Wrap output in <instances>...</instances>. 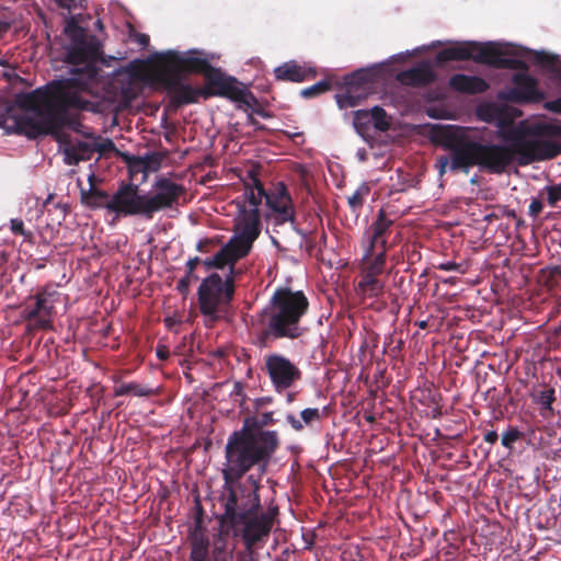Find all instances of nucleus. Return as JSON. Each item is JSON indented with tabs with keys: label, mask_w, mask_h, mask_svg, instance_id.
Wrapping results in <instances>:
<instances>
[{
	"label": "nucleus",
	"mask_w": 561,
	"mask_h": 561,
	"mask_svg": "<svg viewBox=\"0 0 561 561\" xmlns=\"http://www.w3.org/2000/svg\"><path fill=\"white\" fill-rule=\"evenodd\" d=\"M64 33L69 39L66 62L73 66L69 77L16 93L13 103L0 100V127L7 134L35 139L65 127L77 130L80 122L70 112H98V104L89 98L94 95L102 71L96 65L102 60V44L75 19L66 23Z\"/></svg>",
	"instance_id": "obj_1"
},
{
	"label": "nucleus",
	"mask_w": 561,
	"mask_h": 561,
	"mask_svg": "<svg viewBox=\"0 0 561 561\" xmlns=\"http://www.w3.org/2000/svg\"><path fill=\"white\" fill-rule=\"evenodd\" d=\"M508 145L484 142L482 135L458 125H433L431 140L449 151L436 159V169L443 176L447 170L466 174L473 167L490 174H502L517 161L528 165L561 154V123L536 122L527 127H511L502 135Z\"/></svg>",
	"instance_id": "obj_2"
},
{
	"label": "nucleus",
	"mask_w": 561,
	"mask_h": 561,
	"mask_svg": "<svg viewBox=\"0 0 561 561\" xmlns=\"http://www.w3.org/2000/svg\"><path fill=\"white\" fill-rule=\"evenodd\" d=\"M260 489V478L254 474L248 476L244 481L224 480L219 496L224 512L216 516L219 529L213 550L215 559L230 552L227 551V538L231 536L240 537L244 545V550L237 553V561L244 553L250 554L251 561H257L255 548L268 538L278 514L277 506L261 512Z\"/></svg>",
	"instance_id": "obj_3"
},
{
	"label": "nucleus",
	"mask_w": 561,
	"mask_h": 561,
	"mask_svg": "<svg viewBox=\"0 0 561 561\" xmlns=\"http://www.w3.org/2000/svg\"><path fill=\"white\" fill-rule=\"evenodd\" d=\"M273 412L260 416L247 417L243 426L232 432L225 446V463L221 469L222 480L241 481L251 469L257 467L264 473L266 467L279 447L276 431L264 427L274 425Z\"/></svg>",
	"instance_id": "obj_4"
},
{
	"label": "nucleus",
	"mask_w": 561,
	"mask_h": 561,
	"mask_svg": "<svg viewBox=\"0 0 561 561\" xmlns=\"http://www.w3.org/2000/svg\"><path fill=\"white\" fill-rule=\"evenodd\" d=\"M308 308V298L301 290L294 291L288 287H278L268 305L262 310L261 339L264 341L299 339L305 332L300 322Z\"/></svg>",
	"instance_id": "obj_5"
},
{
	"label": "nucleus",
	"mask_w": 561,
	"mask_h": 561,
	"mask_svg": "<svg viewBox=\"0 0 561 561\" xmlns=\"http://www.w3.org/2000/svg\"><path fill=\"white\" fill-rule=\"evenodd\" d=\"M393 220L380 209L375 221L363 236L364 254L360 263V279L357 291L360 295L376 297L383 290V284L378 278L386 267L388 238Z\"/></svg>",
	"instance_id": "obj_6"
},
{
	"label": "nucleus",
	"mask_w": 561,
	"mask_h": 561,
	"mask_svg": "<svg viewBox=\"0 0 561 561\" xmlns=\"http://www.w3.org/2000/svg\"><path fill=\"white\" fill-rule=\"evenodd\" d=\"M508 55L507 50L492 42L485 44L465 42L439 50L436 55V60L438 64H444L451 60L472 59L478 64L488 65L496 69L524 70L527 68L525 61Z\"/></svg>",
	"instance_id": "obj_7"
},
{
	"label": "nucleus",
	"mask_w": 561,
	"mask_h": 561,
	"mask_svg": "<svg viewBox=\"0 0 561 561\" xmlns=\"http://www.w3.org/2000/svg\"><path fill=\"white\" fill-rule=\"evenodd\" d=\"M234 276L224 279L218 273L204 278L197 290L198 308L209 321L216 322L229 311L234 296Z\"/></svg>",
	"instance_id": "obj_8"
},
{
	"label": "nucleus",
	"mask_w": 561,
	"mask_h": 561,
	"mask_svg": "<svg viewBox=\"0 0 561 561\" xmlns=\"http://www.w3.org/2000/svg\"><path fill=\"white\" fill-rule=\"evenodd\" d=\"M152 194L141 193L139 185L131 183L133 216L151 220L156 213L172 208L185 194V187L161 176L152 185Z\"/></svg>",
	"instance_id": "obj_9"
},
{
	"label": "nucleus",
	"mask_w": 561,
	"mask_h": 561,
	"mask_svg": "<svg viewBox=\"0 0 561 561\" xmlns=\"http://www.w3.org/2000/svg\"><path fill=\"white\" fill-rule=\"evenodd\" d=\"M59 293L49 286L30 296L21 306V317L28 330H49L53 328L56 304Z\"/></svg>",
	"instance_id": "obj_10"
},
{
	"label": "nucleus",
	"mask_w": 561,
	"mask_h": 561,
	"mask_svg": "<svg viewBox=\"0 0 561 561\" xmlns=\"http://www.w3.org/2000/svg\"><path fill=\"white\" fill-rule=\"evenodd\" d=\"M81 203L91 209L105 208L116 217H130L133 216L131 183L123 182L112 196L91 184L89 190L81 191Z\"/></svg>",
	"instance_id": "obj_11"
},
{
	"label": "nucleus",
	"mask_w": 561,
	"mask_h": 561,
	"mask_svg": "<svg viewBox=\"0 0 561 561\" xmlns=\"http://www.w3.org/2000/svg\"><path fill=\"white\" fill-rule=\"evenodd\" d=\"M199 50H190L187 53H179L169 50L156 56L153 68L169 73L182 77L183 73H197L207 78V75L215 68L210 62L202 57Z\"/></svg>",
	"instance_id": "obj_12"
},
{
	"label": "nucleus",
	"mask_w": 561,
	"mask_h": 561,
	"mask_svg": "<svg viewBox=\"0 0 561 561\" xmlns=\"http://www.w3.org/2000/svg\"><path fill=\"white\" fill-rule=\"evenodd\" d=\"M205 99L210 96L227 98L233 102H240L248 106L256 103L254 94L249 91L234 77L227 76L219 68H214L205 79Z\"/></svg>",
	"instance_id": "obj_13"
},
{
	"label": "nucleus",
	"mask_w": 561,
	"mask_h": 561,
	"mask_svg": "<svg viewBox=\"0 0 561 561\" xmlns=\"http://www.w3.org/2000/svg\"><path fill=\"white\" fill-rule=\"evenodd\" d=\"M264 371L267 374L274 390L282 393L302 379V371L285 355L273 353L264 357Z\"/></svg>",
	"instance_id": "obj_14"
},
{
	"label": "nucleus",
	"mask_w": 561,
	"mask_h": 561,
	"mask_svg": "<svg viewBox=\"0 0 561 561\" xmlns=\"http://www.w3.org/2000/svg\"><path fill=\"white\" fill-rule=\"evenodd\" d=\"M152 79L160 83L170 94L171 104L181 107L186 104H193L199 96L205 99L204 88H194L182 81V77L169 73L162 70L152 69Z\"/></svg>",
	"instance_id": "obj_15"
},
{
	"label": "nucleus",
	"mask_w": 561,
	"mask_h": 561,
	"mask_svg": "<svg viewBox=\"0 0 561 561\" xmlns=\"http://www.w3.org/2000/svg\"><path fill=\"white\" fill-rule=\"evenodd\" d=\"M374 75L359 69L344 77V91L336 95L340 107L357 106L373 90Z\"/></svg>",
	"instance_id": "obj_16"
},
{
	"label": "nucleus",
	"mask_w": 561,
	"mask_h": 561,
	"mask_svg": "<svg viewBox=\"0 0 561 561\" xmlns=\"http://www.w3.org/2000/svg\"><path fill=\"white\" fill-rule=\"evenodd\" d=\"M265 201L268 208L274 213L276 224L295 220L293 199L284 183H278L274 192L267 193Z\"/></svg>",
	"instance_id": "obj_17"
},
{
	"label": "nucleus",
	"mask_w": 561,
	"mask_h": 561,
	"mask_svg": "<svg viewBox=\"0 0 561 561\" xmlns=\"http://www.w3.org/2000/svg\"><path fill=\"white\" fill-rule=\"evenodd\" d=\"M514 87L507 98L515 103L540 102L543 93L538 89L537 80L527 73H516L513 77Z\"/></svg>",
	"instance_id": "obj_18"
},
{
	"label": "nucleus",
	"mask_w": 561,
	"mask_h": 561,
	"mask_svg": "<svg viewBox=\"0 0 561 561\" xmlns=\"http://www.w3.org/2000/svg\"><path fill=\"white\" fill-rule=\"evenodd\" d=\"M277 81L304 82L316 78L317 71L313 67L301 65L296 60H289L274 69Z\"/></svg>",
	"instance_id": "obj_19"
},
{
	"label": "nucleus",
	"mask_w": 561,
	"mask_h": 561,
	"mask_svg": "<svg viewBox=\"0 0 561 561\" xmlns=\"http://www.w3.org/2000/svg\"><path fill=\"white\" fill-rule=\"evenodd\" d=\"M237 234L255 241L261 233V216L259 209L240 208V220L236 226Z\"/></svg>",
	"instance_id": "obj_20"
},
{
	"label": "nucleus",
	"mask_w": 561,
	"mask_h": 561,
	"mask_svg": "<svg viewBox=\"0 0 561 561\" xmlns=\"http://www.w3.org/2000/svg\"><path fill=\"white\" fill-rule=\"evenodd\" d=\"M398 80L410 87H424L436 79V75L428 64H421L398 75Z\"/></svg>",
	"instance_id": "obj_21"
},
{
	"label": "nucleus",
	"mask_w": 561,
	"mask_h": 561,
	"mask_svg": "<svg viewBox=\"0 0 561 561\" xmlns=\"http://www.w3.org/2000/svg\"><path fill=\"white\" fill-rule=\"evenodd\" d=\"M449 87L460 93L478 94L489 89L486 81L477 76L456 73L449 79Z\"/></svg>",
	"instance_id": "obj_22"
},
{
	"label": "nucleus",
	"mask_w": 561,
	"mask_h": 561,
	"mask_svg": "<svg viewBox=\"0 0 561 561\" xmlns=\"http://www.w3.org/2000/svg\"><path fill=\"white\" fill-rule=\"evenodd\" d=\"M327 416L328 408L322 410L317 408H307L300 412L301 420H298L293 414H288L286 420L295 431L300 432L305 428V426H311L313 423L320 422Z\"/></svg>",
	"instance_id": "obj_23"
},
{
	"label": "nucleus",
	"mask_w": 561,
	"mask_h": 561,
	"mask_svg": "<svg viewBox=\"0 0 561 561\" xmlns=\"http://www.w3.org/2000/svg\"><path fill=\"white\" fill-rule=\"evenodd\" d=\"M371 119L374 127L380 131H387L390 128V123L387 118L386 111L380 106H374L370 111H357L355 113V125L362 123V121Z\"/></svg>",
	"instance_id": "obj_24"
},
{
	"label": "nucleus",
	"mask_w": 561,
	"mask_h": 561,
	"mask_svg": "<svg viewBox=\"0 0 561 561\" xmlns=\"http://www.w3.org/2000/svg\"><path fill=\"white\" fill-rule=\"evenodd\" d=\"M537 283L549 293L557 295L561 290V267L541 268L537 274Z\"/></svg>",
	"instance_id": "obj_25"
},
{
	"label": "nucleus",
	"mask_w": 561,
	"mask_h": 561,
	"mask_svg": "<svg viewBox=\"0 0 561 561\" xmlns=\"http://www.w3.org/2000/svg\"><path fill=\"white\" fill-rule=\"evenodd\" d=\"M94 152V141H78L71 145L70 147L66 148V162L68 164H78L80 161L90 160Z\"/></svg>",
	"instance_id": "obj_26"
},
{
	"label": "nucleus",
	"mask_w": 561,
	"mask_h": 561,
	"mask_svg": "<svg viewBox=\"0 0 561 561\" xmlns=\"http://www.w3.org/2000/svg\"><path fill=\"white\" fill-rule=\"evenodd\" d=\"M535 62L547 69L551 73L552 78L561 85V60L558 56L546 51H537L535 54Z\"/></svg>",
	"instance_id": "obj_27"
},
{
	"label": "nucleus",
	"mask_w": 561,
	"mask_h": 561,
	"mask_svg": "<svg viewBox=\"0 0 561 561\" xmlns=\"http://www.w3.org/2000/svg\"><path fill=\"white\" fill-rule=\"evenodd\" d=\"M156 392L152 388L138 383V382H123L114 388V396H135V397H151Z\"/></svg>",
	"instance_id": "obj_28"
},
{
	"label": "nucleus",
	"mask_w": 561,
	"mask_h": 561,
	"mask_svg": "<svg viewBox=\"0 0 561 561\" xmlns=\"http://www.w3.org/2000/svg\"><path fill=\"white\" fill-rule=\"evenodd\" d=\"M253 242L254 241L250 239L236 234L230 239L226 247L230 248L231 254L237 262L249 254Z\"/></svg>",
	"instance_id": "obj_29"
},
{
	"label": "nucleus",
	"mask_w": 561,
	"mask_h": 561,
	"mask_svg": "<svg viewBox=\"0 0 561 561\" xmlns=\"http://www.w3.org/2000/svg\"><path fill=\"white\" fill-rule=\"evenodd\" d=\"M254 186H245L244 198L245 201L253 207L252 209H257V206L262 203V199H266V191L262 184V182L257 178H253Z\"/></svg>",
	"instance_id": "obj_30"
},
{
	"label": "nucleus",
	"mask_w": 561,
	"mask_h": 561,
	"mask_svg": "<svg viewBox=\"0 0 561 561\" xmlns=\"http://www.w3.org/2000/svg\"><path fill=\"white\" fill-rule=\"evenodd\" d=\"M209 548V539L203 527L202 508H199V516L195 519L194 529L191 533V548Z\"/></svg>",
	"instance_id": "obj_31"
},
{
	"label": "nucleus",
	"mask_w": 561,
	"mask_h": 561,
	"mask_svg": "<svg viewBox=\"0 0 561 561\" xmlns=\"http://www.w3.org/2000/svg\"><path fill=\"white\" fill-rule=\"evenodd\" d=\"M213 260L215 262L216 268H224L226 265H230V273L234 276V259L231 254L230 248L222 247L214 256Z\"/></svg>",
	"instance_id": "obj_32"
},
{
	"label": "nucleus",
	"mask_w": 561,
	"mask_h": 561,
	"mask_svg": "<svg viewBox=\"0 0 561 561\" xmlns=\"http://www.w3.org/2000/svg\"><path fill=\"white\" fill-rule=\"evenodd\" d=\"M524 438V433L515 426H508V428L502 434V446L508 450L514 448L516 442Z\"/></svg>",
	"instance_id": "obj_33"
},
{
	"label": "nucleus",
	"mask_w": 561,
	"mask_h": 561,
	"mask_svg": "<svg viewBox=\"0 0 561 561\" xmlns=\"http://www.w3.org/2000/svg\"><path fill=\"white\" fill-rule=\"evenodd\" d=\"M534 401L541 407L542 410L552 411V403L554 402V389L548 388L539 391L533 396Z\"/></svg>",
	"instance_id": "obj_34"
},
{
	"label": "nucleus",
	"mask_w": 561,
	"mask_h": 561,
	"mask_svg": "<svg viewBox=\"0 0 561 561\" xmlns=\"http://www.w3.org/2000/svg\"><path fill=\"white\" fill-rule=\"evenodd\" d=\"M370 190L366 183H363L348 198V205L353 210L362 208L364 198L369 194Z\"/></svg>",
	"instance_id": "obj_35"
},
{
	"label": "nucleus",
	"mask_w": 561,
	"mask_h": 561,
	"mask_svg": "<svg viewBox=\"0 0 561 561\" xmlns=\"http://www.w3.org/2000/svg\"><path fill=\"white\" fill-rule=\"evenodd\" d=\"M329 90H331V83L327 80H322L311 87L302 89L300 91V95L305 99H311V98L318 96Z\"/></svg>",
	"instance_id": "obj_36"
},
{
	"label": "nucleus",
	"mask_w": 561,
	"mask_h": 561,
	"mask_svg": "<svg viewBox=\"0 0 561 561\" xmlns=\"http://www.w3.org/2000/svg\"><path fill=\"white\" fill-rule=\"evenodd\" d=\"M10 230L14 236H22L24 241L32 243L33 242V232L26 230L24 228V222L22 219L13 218L10 220Z\"/></svg>",
	"instance_id": "obj_37"
},
{
	"label": "nucleus",
	"mask_w": 561,
	"mask_h": 561,
	"mask_svg": "<svg viewBox=\"0 0 561 561\" xmlns=\"http://www.w3.org/2000/svg\"><path fill=\"white\" fill-rule=\"evenodd\" d=\"M161 158L157 153L148 154L137 161L136 167L144 170L157 171L160 168Z\"/></svg>",
	"instance_id": "obj_38"
},
{
	"label": "nucleus",
	"mask_w": 561,
	"mask_h": 561,
	"mask_svg": "<svg viewBox=\"0 0 561 561\" xmlns=\"http://www.w3.org/2000/svg\"><path fill=\"white\" fill-rule=\"evenodd\" d=\"M95 152H99L101 156H106L108 153L117 152V148L113 140L111 139H101L94 141Z\"/></svg>",
	"instance_id": "obj_39"
},
{
	"label": "nucleus",
	"mask_w": 561,
	"mask_h": 561,
	"mask_svg": "<svg viewBox=\"0 0 561 561\" xmlns=\"http://www.w3.org/2000/svg\"><path fill=\"white\" fill-rule=\"evenodd\" d=\"M198 277L193 273V275H190L188 272H186L185 276L179 279L176 284V290L183 295L186 296L190 293V286L192 280H196Z\"/></svg>",
	"instance_id": "obj_40"
},
{
	"label": "nucleus",
	"mask_w": 561,
	"mask_h": 561,
	"mask_svg": "<svg viewBox=\"0 0 561 561\" xmlns=\"http://www.w3.org/2000/svg\"><path fill=\"white\" fill-rule=\"evenodd\" d=\"M547 201L550 206H556L561 201V183L546 187Z\"/></svg>",
	"instance_id": "obj_41"
},
{
	"label": "nucleus",
	"mask_w": 561,
	"mask_h": 561,
	"mask_svg": "<svg viewBox=\"0 0 561 561\" xmlns=\"http://www.w3.org/2000/svg\"><path fill=\"white\" fill-rule=\"evenodd\" d=\"M437 268L445 272H459L461 274L466 272V268H463L462 264L451 261L438 264Z\"/></svg>",
	"instance_id": "obj_42"
},
{
	"label": "nucleus",
	"mask_w": 561,
	"mask_h": 561,
	"mask_svg": "<svg viewBox=\"0 0 561 561\" xmlns=\"http://www.w3.org/2000/svg\"><path fill=\"white\" fill-rule=\"evenodd\" d=\"M542 207H543V205H542L541 201L538 198H534L529 205V210H528L529 216L537 218L539 216V214L542 211Z\"/></svg>",
	"instance_id": "obj_43"
},
{
	"label": "nucleus",
	"mask_w": 561,
	"mask_h": 561,
	"mask_svg": "<svg viewBox=\"0 0 561 561\" xmlns=\"http://www.w3.org/2000/svg\"><path fill=\"white\" fill-rule=\"evenodd\" d=\"M545 106L552 113L561 114V98L548 101Z\"/></svg>",
	"instance_id": "obj_44"
},
{
	"label": "nucleus",
	"mask_w": 561,
	"mask_h": 561,
	"mask_svg": "<svg viewBox=\"0 0 561 561\" xmlns=\"http://www.w3.org/2000/svg\"><path fill=\"white\" fill-rule=\"evenodd\" d=\"M202 263V260L198 257V256H195V257H191L187 262H186V272H188L190 275H193V273L195 272V268L197 267L198 264Z\"/></svg>",
	"instance_id": "obj_45"
},
{
	"label": "nucleus",
	"mask_w": 561,
	"mask_h": 561,
	"mask_svg": "<svg viewBox=\"0 0 561 561\" xmlns=\"http://www.w3.org/2000/svg\"><path fill=\"white\" fill-rule=\"evenodd\" d=\"M499 439V435L495 431H489L483 435V440L488 444H495Z\"/></svg>",
	"instance_id": "obj_46"
},
{
	"label": "nucleus",
	"mask_w": 561,
	"mask_h": 561,
	"mask_svg": "<svg viewBox=\"0 0 561 561\" xmlns=\"http://www.w3.org/2000/svg\"><path fill=\"white\" fill-rule=\"evenodd\" d=\"M170 352L167 346L161 345L157 347V357L161 360H165L169 358Z\"/></svg>",
	"instance_id": "obj_47"
},
{
	"label": "nucleus",
	"mask_w": 561,
	"mask_h": 561,
	"mask_svg": "<svg viewBox=\"0 0 561 561\" xmlns=\"http://www.w3.org/2000/svg\"><path fill=\"white\" fill-rule=\"evenodd\" d=\"M210 243V240L209 239H203V240H199L197 245H196V249L197 251L199 252H205L206 251V247Z\"/></svg>",
	"instance_id": "obj_48"
},
{
	"label": "nucleus",
	"mask_w": 561,
	"mask_h": 561,
	"mask_svg": "<svg viewBox=\"0 0 561 561\" xmlns=\"http://www.w3.org/2000/svg\"><path fill=\"white\" fill-rule=\"evenodd\" d=\"M202 263L207 270L216 268L213 257L205 259L204 261H202Z\"/></svg>",
	"instance_id": "obj_49"
},
{
	"label": "nucleus",
	"mask_w": 561,
	"mask_h": 561,
	"mask_svg": "<svg viewBox=\"0 0 561 561\" xmlns=\"http://www.w3.org/2000/svg\"><path fill=\"white\" fill-rule=\"evenodd\" d=\"M243 391V386L241 382L237 381L234 382V386H233V393L240 396Z\"/></svg>",
	"instance_id": "obj_50"
},
{
	"label": "nucleus",
	"mask_w": 561,
	"mask_h": 561,
	"mask_svg": "<svg viewBox=\"0 0 561 561\" xmlns=\"http://www.w3.org/2000/svg\"><path fill=\"white\" fill-rule=\"evenodd\" d=\"M248 119L250 125L254 126L257 129L262 128V126H260L259 122L252 115H249Z\"/></svg>",
	"instance_id": "obj_51"
},
{
	"label": "nucleus",
	"mask_w": 561,
	"mask_h": 561,
	"mask_svg": "<svg viewBox=\"0 0 561 561\" xmlns=\"http://www.w3.org/2000/svg\"><path fill=\"white\" fill-rule=\"evenodd\" d=\"M139 42H140V44H142V45L148 44V43H149V37H148V35H146V34H141V35H140V37H139Z\"/></svg>",
	"instance_id": "obj_52"
},
{
	"label": "nucleus",
	"mask_w": 561,
	"mask_h": 561,
	"mask_svg": "<svg viewBox=\"0 0 561 561\" xmlns=\"http://www.w3.org/2000/svg\"><path fill=\"white\" fill-rule=\"evenodd\" d=\"M416 325H417L420 329H426V328H427V321H425V320L417 321V322H416Z\"/></svg>",
	"instance_id": "obj_53"
},
{
	"label": "nucleus",
	"mask_w": 561,
	"mask_h": 561,
	"mask_svg": "<svg viewBox=\"0 0 561 561\" xmlns=\"http://www.w3.org/2000/svg\"><path fill=\"white\" fill-rule=\"evenodd\" d=\"M164 322H165V325L170 328L174 323V320L172 318H167L164 320Z\"/></svg>",
	"instance_id": "obj_54"
},
{
	"label": "nucleus",
	"mask_w": 561,
	"mask_h": 561,
	"mask_svg": "<svg viewBox=\"0 0 561 561\" xmlns=\"http://www.w3.org/2000/svg\"><path fill=\"white\" fill-rule=\"evenodd\" d=\"M255 113H257L259 115H261L263 117H268V114L265 113L263 110H257V111H255Z\"/></svg>",
	"instance_id": "obj_55"
},
{
	"label": "nucleus",
	"mask_w": 561,
	"mask_h": 561,
	"mask_svg": "<svg viewBox=\"0 0 561 561\" xmlns=\"http://www.w3.org/2000/svg\"><path fill=\"white\" fill-rule=\"evenodd\" d=\"M287 401H288V402L294 401V394H289V396H288V398H287Z\"/></svg>",
	"instance_id": "obj_56"
},
{
	"label": "nucleus",
	"mask_w": 561,
	"mask_h": 561,
	"mask_svg": "<svg viewBox=\"0 0 561 561\" xmlns=\"http://www.w3.org/2000/svg\"><path fill=\"white\" fill-rule=\"evenodd\" d=\"M366 420L369 422H373L375 419H374V416H368V417H366Z\"/></svg>",
	"instance_id": "obj_57"
},
{
	"label": "nucleus",
	"mask_w": 561,
	"mask_h": 561,
	"mask_svg": "<svg viewBox=\"0 0 561 561\" xmlns=\"http://www.w3.org/2000/svg\"><path fill=\"white\" fill-rule=\"evenodd\" d=\"M470 183H471V184H476V183H477V180H476L474 178H472V179L470 180Z\"/></svg>",
	"instance_id": "obj_58"
}]
</instances>
